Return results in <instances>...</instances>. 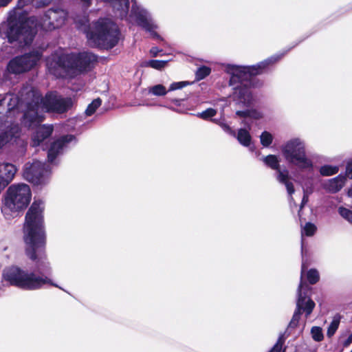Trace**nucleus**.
I'll list each match as a JSON object with an SVG mask.
<instances>
[{"label": "nucleus", "instance_id": "obj_11", "mask_svg": "<svg viewBox=\"0 0 352 352\" xmlns=\"http://www.w3.org/2000/svg\"><path fill=\"white\" fill-rule=\"evenodd\" d=\"M50 172L45 165L39 161L26 163L24 166L23 178L34 185H44L49 181Z\"/></svg>", "mask_w": 352, "mask_h": 352}, {"label": "nucleus", "instance_id": "obj_18", "mask_svg": "<svg viewBox=\"0 0 352 352\" xmlns=\"http://www.w3.org/2000/svg\"><path fill=\"white\" fill-rule=\"evenodd\" d=\"M250 129L251 128L249 129L247 126H245V128L239 129L234 136L239 142L245 147L249 146L251 144L252 137L250 133Z\"/></svg>", "mask_w": 352, "mask_h": 352}, {"label": "nucleus", "instance_id": "obj_14", "mask_svg": "<svg viewBox=\"0 0 352 352\" xmlns=\"http://www.w3.org/2000/svg\"><path fill=\"white\" fill-rule=\"evenodd\" d=\"M76 142V138L72 135H67L55 140L50 146L47 158L50 163H53L56 157L61 155L72 142Z\"/></svg>", "mask_w": 352, "mask_h": 352}, {"label": "nucleus", "instance_id": "obj_5", "mask_svg": "<svg viewBox=\"0 0 352 352\" xmlns=\"http://www.w3.org/2000/svg\"><path fill=\"white\" fill-rule=\"evenodd\" d=\"M96 56L90 52L63 54L47 60L49 72L58 78H72L89 70L96 61Z\"/></svg>", "mask_w": 352, "mask_h": 352}, {"label": "nucleus", "instance_id": "obj_22", "mask_svg": "<svg viewBox=\"0 0 352 352\" xmlns=\"http://www.w3.org/2000/svg\"><path fill=\"white\" fill-rule=\"evenodd\" d=\"M167 64L166 60H150L143 63L142 65L150 67L155 69L160 70L163 69Z\"/></svg>", "mask_w": 352, "mask_h": 352}, {"label": "nucleus", "instance_id": "obj_41", "mask_svg": "<svg viewBox=\"0 0 352 352\" xmlns=\"http://www.w3.org/2000/svg\"><path fill=\"white\" fill-rule=\"evenodd\" d=\"M301 249H302V252L303 253V245H302Z\"/></svg>", "mask_w": 352, "mask_h": 352}, {"label": "nucleus", "instance_id": "obj_9", "mask_svg": "<svg viewBox=\"0 0 352 352\" xmlns=\"http://www.w3.org/2000/svg\"><path fill=\"white\" fill-rule=\"evenodd\" d=\"M32 199V191L28 184H14L10 186L4 199V208L11 211H21L25 209Z\"/></svg>", "mask_w": 352, "mask_h": 352}, {"label": "nucleus", "instance_id": "obj_17", "mask_svg": "<svg viewBox=\"0 0 352 352\" xmlns=\"http://www.w3.org/2000/svg\"><path fill=\"white\" fill-rule=\"evenodd\" d=\"M52 0H18L17 8L14 10L15 17L20 16L22 12L20 10L28 5H32L35 8H40L48 5Z\"/></svg>", "mask_w": 352, "mask_h": 352}, {"label": "nucleus", "instance_id": "obj_4", "mask_svg": "<svg viewBox=\"0 0 352 352\" xmlns=\"http://www.w3.org/2000/svg\"><path fill=\"white\" fill-rule=\"evenodd\" d=\"M281 57L280 55H275L252 66L223 65V71L230 76L229 85L233 87V98L236 103L243 107H250L253 103L254 98L250 89L252 77L261 74L269 65Z\"/></svg>", "mask_w": 352, "mask_h": 352}, {"label": "nucleus", "instance_id": "obj_31", "mask_svg": "<svg viewBox=\"0 0 352 352\" xmlns=\"http://www.w3.org/2000/svg\"><path fill=\"white\" fill-rule=\"evenodd\" d=\"M210 69L208 67H201L197 69L196 72V77L198 80L204 79L205 77L210 74Z\"/></svg>", "mask_w": 352, "mask_h": 352}, {"label": "nucleus", "instance_id": "obj_28", "mask_svg": "<svg viewBox=\"0 0 352 352\" xmlns=\"http://www.w3.org/2000/svg\"><path fill=\"white\" fill-rule=\"evenodd\" d=\"M260 139L261 144L265 147H267L272 143L273 136L270 133L264 131L261 133Z\"/></svg>", "mask_w": 352, "mask_h": 352}, {"label": "nucleus", "instance_id": "obj_34", "mask_svg": "<svg viewBox=\"0 0 352 352\" xmlns=\"http://www.w3.org/2000/svg\"><path fill=\"white\" fill-rule=\"evenodd\" d=\"M346 175L352 179V161L349 162L346 164Z\"/></svg>", "mask_w": 352, "mask_h": 352}, {"label": "nucleus", "instance_id": "obj_15", "mask_svg": "<svg viewBox=\"0 0 352 352\" xmlns=\"http://www.w3.org/2000/svg\"><path fill=\"white\" fill-rule=\"evenodd\" d=\"M346 182V175L340 174L338 176L333 179H328L324 182L323 188L329 192L336 193L342 188Z\"/></svg>", "mask_w": 352, "mask_h": 352}, {"label": "nucleus", "instance_id": "obj_8", "mask_svg": "<svg viewBox=\"0 0 352 352\" xmlns=\"http://www.w3.org/2000/svg\"><path fill=\"white\" fill-rule=\"evenodd\" d=\"M285 160L300 169L311 170L313 163L306 155L305 144L298 138L288 140L281 148Z\"/></svg>", "mask_w": 352, "mask_h": 352}, {"label": "nucleus", "instance_id": "obj_23", "mask_svg": "<svg viewBox=\"0 0 352 352\" xmlns=\"http://www.w3.org/2000/svg\"><path fill=\"white\" fill-rule=\"evenodd\" d=\"M211 121L219 126L228 134L235 136L236 132L233 130L229 124L225 122L224 120L222 119H211Z\"/></svg>", "mask_w": 352, "mask_h": 352}, {"label": "nucleus", "instance_id": "obj_21", "mask_svg": "<svg viewBox=\"0 0 352 352\" xmlns=\"http://www.w3.org/2000/svg\"><path fill=\"white\" fill-rule=\"evenodd\" d=\"M339 171L338 166L324 165L320 168L319 172L322 176H331L336 175Z\"/></svg>", "mask_w": 352, "mask_h": 352}, {"label": "nucleus", "instance_id": "obj_29", "mask_svg": "<svg viewBox=\"0 0 352 352\" xmlns=\"http://www.w3.org/2000/svg\"><path fill=\"white\" fill-rule=\"evenodd\" d=\"M338 213L340 216L352 225V210L344 207H339Z\"/></svg>", "mask_w": 352, "mask_h": 352}, {"label": "nucleus", "instance_id": "obj_33", "mask_svg": "<svg viewBox=\"0 0 352 352\" xmlns=\"http://www.w3.org/2000/svg\"><path fill=\"white\" fill-rule=\"evenodd\" d=\"M283 343L284 340L282 338H279L277 342L270 352H284L282 351Z\"/></svg>", "mask_w": 352, "mask_h": 352}, {"label": "nucleus", "instance_id": "obj_13", "mask_svg": "<svg viewBox=\"0 0 352 352\" xmlns=\"http://www.w3.org/2000/svg\"><path fill=\"white\" fill-rule=\"evenodd\" d=\"M263 162L268 167L277 171V180L280 183L285 184L289 195V201H292L293 200L292 195L294 192V188L293 184L289 181L288 171L287 170H280L278 157L274 155H269L263 157Z\"/></svg>", "mask_w": 352, "mask_h": 352}, {"label": "nucleus", "instance_id": "obj_37", "mask_svg": "<svg viewBox=\"0 0 352 352\" xmlns=\"http://www.w3.org/2000/svg\"><path fill=\"white\" fill-rule=\"evenodd\" d=\"M352 343V333L349 335V336L344 341L343 346L344 347H347Z\"/></svg>", "mask_w": 352, "mask_h": 352}, {"label": "nucleus", "instance_id": "obj_12", "mask_svg": "<svg viewBox=\"0 0 352 352\" xmlns=\"http://www.w3.org/2000/svg\"><path fill=\"white\" fill-rule=\"evenodd\" d=\"M41 58V54L36 51L12 59L8 65V72L21 74L33 68Z\"/></svg>", "mask_w": 352, "mask_h": 352}, {"label": "nucleus", "instance_id": "obj_26", "mask_svg": "<svg viewBox=\"0 0 352 352\" xmlns=\"http://www.w3.org/2000/svg\"><path fill=\"white\" fill-rule=\"evenodd\" d=\"M102 101L100 98L94 100L87 107L85 110V114L87 116L93 115L96 109L101 105Z\"/></svg>", "mask_w": 352, "mask_h": 352}, {"label": "nucleus", "instance_id": "obj_39", "mask_svg": "<svg viewBox=\"0 0 352 352\" xmlns=\"http://www.w3.org/2000/svg\"><path fill=\"white\" fill-rule=\"evenodd\" d=\"M347 195L349 197L352 198V188H349L347 192Z\"/></svg>", "mask_w": 352, "mask_h": 352}, {"label": "nucleus", "instance_id": "obj_25", "mask_svg": "<svg viewBox=\"0 0 352 352\" xmlns=\"http://www.w3.org/2000/svg\"><path fill=\"white\" fill-rule=\"evenodd\" d=\"M217 113V111L216 109L208 108L202 112L197 113L195 116L204 120H208L209 119H212V117L216 116Z\"/></svg>", "mask_w": 352, "mask_h": 352}, {"label": "nucleus", "instance_id": "obj_30", "mask_svg": "<svg viewBox=\"0 0 352 352\" xmlns=\"http://www.w3.org/2000/svg\"><path fill=\"white\" fill-rule=\"evenodd\" d=\"M319 273L315 269H311L307 272V278L310 284H315L319 280Z\"/></svg>", "mask_w": 352, "mask_h": 352}, {"label": "nucleus", "instance_id": "obj_16", "mask_svg": "<svg viewBox=\"0 0 352 352\" xmlns=\"http://www.w3.org/2000/svg\"><path fill=\"white\" fill-rule=\"evenodd\" d=\"M236 114L243 118L241 124L244 126H247L249 129L251 128L252 119L258 120L263 118L262 113L255 109L237 111Z\"/></svg>", "mask_w": 352, "mask_h": 352}, {"label": "nucleus", "instance_id": "obj_43", "mask_svg": "<svg viewBox=\"0 0 352 352\" xmlns=\"http://www.w3.org/2000/svg\"><path fill=\"white\" fill-rule=\"evenodd\" d=\"M351 161H352V159H351Z\"/></svg>", "mask_w": 352, "mask_h": 352}, {"label": "nucleus", "instance_id": "obj_35", "mask_svg": "<svg viewBox=\"0 0 352 352\" xmlns=\"http://www.w3.org/2000/svg\"><path fill=\"white\" fill-rule=\"evenodd\" d=\"M162 52V50H160L158 47H153L151 50H150V53L152 55V56L153 57H155L158 55V54Z\"/></svg>", "mask_w": 352, "mask_h": 352}, {"label": "nucleus", "instance_id": "obj_2", "mask_svg": "<svg viewBox=\"0 0 352 352\" xmlns=\"http://www.w3.org/2000/svg\"><path fill=\"white\" fill-rule=\"evenodd\" d=\"M19 103L15 107V113L24 106L23 124L28 128H36L32 135V146H38L52 133L53 126L43 124L45 113H64L67 111L73 104L71 98H63L56 93L51 92L43 98L40 93L29 87H25L20 92Z\"/></svg>", "mask_w": 352, "mask_h": 352}, {"label": "nucleus", "instance_id": "obj_20", "mask_svg": "<svg viewBox=\"0 0 352 352\" xmlns=\"http://www.w3.org/2000/svg\"><path fill=\"white\" fill-rule=\"evenodd\" d=\"M148 94L155 96H164L167 94L168 90L164 85L158 84L148 87Z\"/></svg>", "mask_w": 352, "mask_h": 352}, {"label": "nucleus", "instance_id": "obj_10", "mask_svg": "<svg viewBox=\"0 0 352 352\" xmlns=\"http://www.w3.org/2000/svg\"><path fill=\"white\" fill-rule=\"evenodd\" d=\"M306 270L307 267L305 264L302 263L301 267V280L298 288L296 309L289 324V329H294L297 327L301 314L305 313V318H307L311 314L316 305L315 302L309 296H307L306 293L303 291L304 289H309L308 285L302 281V277Z\"/></svg>", "mask_w": 352, "mask_h": 352}, {"label": "nucleus", "instance_id": "obj_38", "mask_svg": "<svg viewBox=\"0 0 352 352\" xmlns=\"http://www.w3.org/2000/svg\"><path fill=\"white\" fill-rule=\"evenodd\" d=\"M11 0H0V6H4L7 5Z\"/></svg>", "mask_w": 352, "mask_h": 352}, {"label": "nucleus", "instance_id": "obj_27", "mask_svg": "<svg viewBox=\"0 0 352 352\" xmlns=\"http://www.w3.org/2000/svg\"><path fill=\"white\" fill-rule=\"evenodd\" d=\"M311 334L313 340L316 342H320L324 338L322 329L320 327H313L311 329Z\"/></svg>", "mask_w": 352, "mask_h": 352}, {"label": "nucleus", "instance_id": "obj_19", "mask_svg": "<svg viewBox=\"0 0 352 352\" xmlns=\"http://www.w3.org/2000/svg\"><path fill=\"white\" fill-rule=\"evenodd\" d=\"M342 316L340 314H336L332 319V321L331 322L330 324L328 327L327 331V336L329 338H331L336 331L338 330L340 320H341Z\"/></svg>", "mask_w": 352, "mask_h": 352}, {"label": "nucleus", "instance_id": "obj_3", "mask_svg": "<svg viewBox=\"0 0 352 352\" xmlns=\"http://www.w3.org/2000/svg\"><path fill=\"white\" fill-rule=\"evenodd\" d=\"M67 18L65 10L60 8L48 10L40 21L34 16L25 22L17 23L10 21L8 24L0 25V35L8 42H16L18 47L30 45L38 28L51 31L61 27Z\"/></svg>", "mask_w": 352, "mask_h": 352}, {"label": "nucleus", "instance_id": "obj_1", "mask_svg": "<svg viewBox=\"0 0 352 352\" xmlns=\"http://www.w3.org/2000/svg\"><path fill=\"white\" fill-rule=\"evenodd\" d=\"M43 210V202L35 200L25 215L24 224L26 254L30 259L35 261L37 274L34 272H28L16 266L6 268L3 274V278L11 285L24 289H38L45 285L61 289L53 283L50 278L52 270L44 252L45 233Z\"/></svg>", "mask_w": 352, "mask_h": 352}, {"label": "nucleus", "instance_id": "obj_40", "mask_svg": "<svg viewBox=\"0 0 352 352\" xmlns=\"http://www.w3.org/2000/svg\"><path fill=\"white\" fill-rule=\"evenodd\" d=\"M170 109L173 110V111H175V109L173 107H168Z\"/></svg>", "mask_w": 352, "mask_h": 352}, {"label": "nucleus", "instance_id": "obj_32", "mask_svg": "<svg viewBox=\"0 0 352 352\" xmlns=\"http://www.w3.org/2000/svg\"><path fill=\"white\" fill-rule=\"evenodd\" d=\"M188 82L186 81L173 82L170 85L168 91H172L177 89H181L184 87Z\"/></svg>", "mask_w": 352, "mask_h": 352}, {"label": "nucleus", "instance_id": "obj_36", "mask_svg": "<svg viewBox=\"0 0 352 352\" xmlns=\"http://www.w3.org/2000/svg\"><path fill=\"white\" fill-rule=\"evenodd\" d=\"M309 201V196L307 192H304L303 197L302 199V203L300 206V209L305 205Z\"/></svg>", "mask_w": 352, "mask_h": 352}, {"label": "nucleus", "instance_id": "obj_24", "mask_svg": "<svg viewBox=\"0 0 352 352\" xmlns=\"http://www.w3.org/2000/svg\"><path fill=\"white\" fill-rule=\"evenodd\" d=\"M316 226L312 223H307L301 230L302 236H313L316 231Z\"/></svg>", "mask_w": 352, "mask_h": 352}, {"label": "nucleus", "instance_id": "obj_7", "mask_svg": "<svg viewBox=\"0 0 352 352\" xmlns=\"http://www.w3.org/2000/svg\"><path fill=\"white\" fill-rule=\"evenodd\" d=\"M19 96L7 94L0 96V131H6L0 135V149L8 142L20 135L21 129L18 124L12 122V116H15V107L18 105Z\"/></svg>", "mask_w": 352, "mask_h": 352}, {"label": "nucleus", "instance_id": "obj_6", "mask_svg": "<svg viewBox=\"0 0 352 352\" xmlns=\"http://www.w3.org/2000/svg\"><path fill=\"white\" fill-rule=\"evenodd\" d=\"M79 28L85 34L89 43L95 47L112 48L118 42L120 32L117 25L109 19H100L94 23V30L82 24Z\"/></svg>", "mask_w": 352, "mask_h": 352}, {"label": "nucleus", "instance_id": "obj_42", "mask_svg": "<svg viewBox=\"0 0 352 352\" xmlns=\"http://www.w3.org/2000/svg\"><path fill=\"white\" fill-rule=\"evenodd\" d=\"M351 188H352V184H351Z\"/></svg>", "mask_w": 352, "mask_h": 352}]
</instances>
